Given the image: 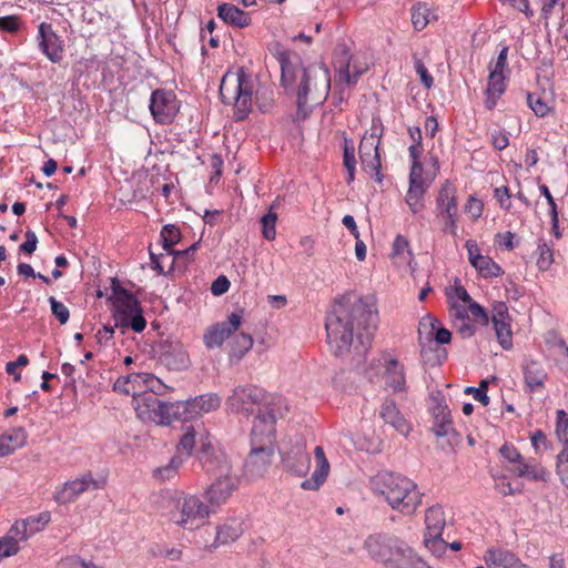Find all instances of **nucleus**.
Listing matches in <instances>:
<instances>
[{
    "mask_svg": "<svg viewBox=\"0 0 568 568\" xmlns=\"http://www.w3.org/2000/svg\"><path fill=\"white\" fill-rule=\"evenodd\" d=\"M281 84L296 97L297 120H305L311 109L324 103L331 90L329 71L323 67L304 68L296 53L280 51Z\"/></svg>",
    "mask_w": 568,
    "mask_h": 568,
    "instance_id": "obj_1",
    "label": "nucleus"
},
{
    "mask_svg": "<svg viewBox=\"0 0 568 568\" xmlns=\"http://www.w3.org/2000/svg\"><path fill=\"white\" fill-rule=\"evenodd\" d=\"M373 315L367 312L361 300L343 296L336 301L332 313L327 316L325 328L327 343L336 356H344L351 352L356 325V336L359 346H355L358 355L366 353L371 345L373 331L367 326L365 333L359 331L363 323H367Z\"/></svg>",
    "mask_w": 568,
    "mask_h": 568,
    "instance_id": "obj_2",
    "label": "nucleus"
},
{
    "mask_svg": "<svg viewBox=\"0 0 568 568\" xmlns=\"http://www.w3.org/2000/svg\"><path fill=\"white\" fill-rule=\"evenodd\" d=\"M371 486L375 495L382 496L392 509L403 515L415 514L422 505L423 494L406 476L381 473L372 479Z\"/></svg>",
    "mask_w": 568,
    "mask_h": 568,
    "instance_id": "obj_3",
    "label": "nucleus"
},
{
    "mask_svg": "<svg viewBox=\"0 0 568 568\" xmlns=\"http://www.w3.org/2000/svg\"><path fill=\"white\" fill-rule=\"evenodd\" d=\"M363 547L372 560L387 568H408L422 561L404 540L385 532L371 534Z\"/></svg>",
    "mask_w": 568,
    "mask_h": 568,
    "instance_id": "obj_4",
    "label": "nucleus"
},
{
    "mask_svg": "<svg viewBox=\"0 0 568 568\" xmlns=\"http://www.w3.org/2000/svg\"><path fill=\"white\" fill-rule=\"evenodd\" d=\"M213 511L199 496L179 491L166 499L162 516L183 529L193 530L204 525Z\"/></svg>",
    "mask_w": 568,
    "mask_h": 568,
    "instance_id": "obj_5",
    "label": "nucleus"
},
{
    "mask_svg": "<svg viewBox=\"0 0 568 568\" xmlns=\"http://www.w3.org/2000/svg\"><path fill=\"white\" fill-rule=\"evenodd\" d=\"M220 95L224 104L234 106L236 121L245 120L252 108L251 77L242 69L236 73L225 74L220 84Z\"/></svg>",
    "mask_w": 568,
    "mask_h": 568,
    "instance_id": "obj_6",
    "label": "nucleus"
},
{
    "mask_svg": "<svg viewBox=\"0 0 568 568\" xmlns=\"http://www.w3.org/2000/svg\"><path fill=\"white\" fill-rule=\"evenodd\" d=\"M112 300L114 306V320L116 326L130 327L135 333H141L146 326L142 307L138 298L121 286H113Z\"/></svg>",
    "mask_w": 568,
    "mask_h": 568,
    "instance_id": "obj_7",
    "label": "nucleus"
},
{
    "mask_svg": "<svg viewBox=\"0 0 568 568\" xmlns=\"http://www.w3.org/2000/svg\"><path fill=\"white\" fill-rule=\"evenodd\" d=\"M384 133V125L379 116H373L372 124L368 131L363 135L359 146L358 154L364 171L376 176L377 181H381V156L378 146L381 139Z\"/></svg>",
    "mask_w": 568,
    "mask_h": 568,
    "instance_id": "obj_8",
    "label": "nucleus"
},
{
    "mask_svg": "<svg viewBox=\"0 0 568 568\" xmlns=\"http://www.w3.org/2000/svg\"><path fill=\"white\" fill-rule=\"evenodd\" d=\"M435 215L443 222V232L453 236L457 234V187L450 180H445L437 192L435 200Z\"/></svg>",
    "mask_w": 568,
    "mask_h": 568,
    "instance_id": "obj_9",
    "label": "nucleus"
},
{
    "mask_svg": "<svg viewBox=\"0 0 568 568\" xmlns=\"http://www.w3.org/2000/svg\"><path fill=\"white\" fill-rule=\"evenodd\" d=\"M283 402L281 396L267 394L263 388L254 385L236 387L229 398L231 408L244 414L253 413L255 405L268 408L283 404Z\"/></svg>",
    "mask_w": 568,
    "mask_h": 568,
    "instance_id": "obj_10",
    "label": "nucleus"
},
{
    "mask_svg": "<svg viewBox=\"0 0 568 568\" xmlns=\"http://www.w3.org/2000/svg\"><path fill=\"white\" fill-rule=\"evenodd\" d=\"M288 410L287 405L283 402L277 406L266 408V413H258L254 419L251 443L257 444H273L275 438V423L277 417H283Z\"/></svg>",
    "mask_w": 568,
    "mask_h": 568,
    "instance_id": "obj_11",
    "label": "nucleus"
},
{
    "mask_svg": "<svg viewBox=\"0 0 568 568\" xmlns=\"http://www.w3.org/2000/svg\"><path fill=\"white\" fill-rule=\"evenodd\" d=\"M106 485V479H95L91 471H85L79 477L68 480L55 490L54 499L59 504H69L78 499L82 494L88 490L103 489Z\"/></svg>",
    "mask_w": 568,
    "mask_h": 568,
    "instance_id": "obj_12",
    "label": "nucleus"
},
{
    "mask_svg": "<svg viewBox=\"0 0 568 568\" xmlns=\"http://www.w3.org/2000/svg\"><path fill=\"white\" fill-rule=\"evenodd\" d=\"M41 53L54 64H60L65 55L64 40L53 30L51 23L41 22L36 36Z\"/></svg>",
    "mask_w": 568,
    "mask_h": 568,
    "instance_id": "obj_13",
    "label": "nucleus"
},
{
    "mask_svg": "<svg viewBox=\"0 0 568 568\" xmlns=\"http://www.w3.org/2000/svg\"><path fill=\"white\" fill-rule=\"evenodd\" d=\"M149 109L159 124H170L180 110V103L172 91L156 89L152 92Z\"/></svg>",
    "mask_w": 568,
    "mask_h": 568,
    "instance_id": "obj_14",
    "label": "nucleus"
},
{
    "mask_svg": "<svg viewBox=\"0 0 568 568\" xmlns=\"http://www.w3.org/2000/svg\"><path fill=\"white\" fill-rule=\"evenodd\" d=\"M242 313V311L231 313L225 321L210 325L203 334L205 347L207 349L220 348L241 327L243 322Z\"/></svg>",
    "mask_w": 568,
    "mask_h": 568,
    "instance_id": "obj_15",
    "label": "nucleus"
},
{
    "mask_svg": "<svg viewBox=\"0 0 568 568\" xmlns=\"http://www.w3.org/2000/svg\"><path fill=\"white\" fill-rule=\"evenodd\" d=\"M199 459L203 469L212 476L219 477L232 470L226 454L223 450L215 449L210 440L202 443Z\"/></svg>",
    "mask_w": 568,
    "mask_h": 568,
    "instance_id": "obj_16",
    "label": "nucleus"
},
{
    "mask_svg": "<svg viewBox=\"0 0 568 568\" xmlns=\"http://www.w3.org/2000/svg\"><path fill=\"white\" fill-rule=\"evenodd\" d=\"M334 68L337 81L348 87L355 85L364 72V69L358 68L352 62V55L345 45L336 48L334 52Z\"/></svg>",
    "mask_w": 568,
    "mask_h": 568,
    "instance_id": "obj_17",
    "label": "nucleus"
},
{
    "mask_svg": "<svg viewBox=\"0 0 568 568\" xmlns=\"http://www.w3.org/2000/svg\"><path fill=\"white\" fill-rule=\"evenodd\" d=\"M491 313V321L498 343L504 349L508 351L513 347V331L511 317L506 303H495Z\"/></svg>",
    "mask_w": 568,
    "mask_h": 568,
    "instance_id": "obj_18",
    "label": "nucleus"
},
{
    "mask_svg": "<svg viewBox=\"0 0 568 568\" xmlns=\"http://www.w3.org/2000/svg\"><path fill=\"white\" fill-rule=\"evenodd\" d=\"M239 479L232 474L220 475L206 489L209 506L219 507L224 504L237 488Z\"/></svg>",
    "mask_w": 568,
    "mask_h": 568,
    "instance_id": "obj_19",
    "label": "nucleus"
},
{
    "mask_svg": "<svg viewBox=\"0 0 568 568\" xmlns=\"http://www.w3.org/2000/svg\"><path fill=\"white\" fill-rule=\"evenodd\" d=\"M273 444L251 443V452L245 460V470L251 476H262L272 463Z\"/></svg>",
    "mask_w": 568,
    "mask_h": 568,
    "instance_id": "obj_20",
    "label": "nucleus"
},
{
    "mask_svg": "<svg viewBox=\"0 0 568 568\" xmlns=\"http://www.w3.org/2000/svg\"><path fill=\"white\" fill-rule=\"evenodd\" d=\"M429 183L423 178V174H409V185L405 195V203L413 214L422 213L426 207L425 195Z\"/></svg>",
    "mask_w": 568,
    "mask_h": 568,
    "instance_id": "obj_21",
    "label": "nucleus"
},
{
    "mask_svg": "<svg viewBox=\"0 0 568 568\" xmlns=\"http://www.w3.org/2000/svg\"><path fill=\"white\" fill-rule=\"evenodd\" d=\"M161 400L153 392H140L132 398V405L139 419L143 422L163 420L158 414Z\"/></svg>",
    "mask_w": 568,
    "mask_h": 568,
    "instance_id": "obj_22",
    "label": "nucleus"
},
{
    "mask_svg": "<svg viewBox=\"0 0 568 568\" xmlns=\"http://www.w3.org/2000/svg\"><path fill=\"white\" fill-rule=\"evenodd\" d=\"M160 359L162 364L173 371H182L190 365L189 353L181 342L166 341L162 345Z\"/></svg>",
    "mask_w": 568,
    "mask_h": 568,
    "instance_id": "obj_23",
    "label": "nucleus"
},
{
    "mask_svg": "<svg viewBox=\"0 0 568 568\" xmlns=\"http://www.w3.org/2000/svg\"><path fill=\"white\" fill-rule=\"evenodd\" d=\"M282 462L285 470L298 477H305L311 468V456L304 444H296L284 454Z\"/></svg>",
    "mask_w": 568,
    "mask_h": 568,
    "instance_id": "obj_24",
    "label": "nucleus"
},
{
    "mask_svg": "<svg viewBox=\"0 0 568 568\" xmlns=\"http://www.w3.org/2000/svg\"><path fill=\"white\" fill-rule=\"evenodd\" d=\"M524 383L530 393H537L545 388L548 374L544 365L532 358H525L521 365Z\"/></svg>",
    "mask_w": 568,
    "mask_h": 568,
    "instance_id": "obj_25",
    "label": "nucleus"
},
{
    "mask_svg": "<svg viewBox=\"0 0 568 568\" xmlns=\"http://www.w3.org/2000/svg\"><path fill=\"white\" fill-rule=\"evenodd\" d=\"M379 417L400 435L407 436L412 432L410 422L405 418L393 399H385L379 409Z\"/></svg>",
    "mask_w": 568,
    "mask_h": 568,
    "instance_id": "obj_26",
    "label": "nucleus"
},
{
    "mask_svg": "<svg viewBox=\"0 0 568 568\" xmlns=\"http://www.w3.org/2000/svg\"><path fill=\"white\" fill-rule=\"evenodd\" d=\"M315 469L312 476L305 479L301 487L304 490H318L321 486L326 481L329 474V463L325 456L322 446H316L314 449Z\"/></svg>",
    "mask_w": 568,
    "mask_h": 568,
    "instance_id": "obj_27",
    "label": "nucleus"
},
{
    "mask_svg": "<svg viewBox=\"0 0 568 568\" xmlns=\"http://www.w3.org/2000/svg\"><path fill=\"white\" fill-rule=\"evenodd\" d=\"M483 559L490 568H516L521 561L513 551L497 547L488 548Z\"/></svg>",
    "mask_w": 568,
    "mask_h": 568,
    "instance_id": "obj_28",
    "label": "nucleus"
},
{
    "mask_svg": "<svg viewBox=\"0 0 568 568\" xmlns=\"http://www.w3.org/2000/svg\"><path fill=\"white\" fill-rule=\"evenodd\" d=\"M433 427L432 430L437 437H444L453 432V420L447 405L437 403L432 407Z\"/></svg>",
    "mask_w": 568,
    "mask_h": 568,
    "instance_id": "obj_29",
    "label": "nucleus"
},
{
    "mask_svg": "<svg viewBox=\"0 0 568 568\" xmlns=\"http://www.w3.org/2000/svg\"><path fill=\"white\" fill-rule=\"evenodd\" d=\"M217 17L226 24L235 28H245L251 24V17L234 4L222 3L217 7Z\"/></svg>",
    "mask_w": 568,
    "mask_h": 568,
    "instance_id": "obj_30",
    "label": "nucleus"
},
{
    "mask_svg": "<svg viewBox=\"0 0 568 568\" xmlns=\"http://www.w3.org/2000/svg\"><path fill=\"white\" fill-rule=\"evenodd\" d=\"M385 386L393 393L405 390V373L404 366L397 359H389L385 365L384 373Z\"/></svg>",
    "mask_w": 568,
    "mask_h": 568,
    "instance_id": "obj_31",
    "label": "nucleus"
},
{
    "mask_svg": "<svg viewBox=\"0 0 568 568\" xmlns=\"http://www.w3.org/2000/svg\"><path fill=\"white\" fill-rule=\"evenodd\" d=\"M221 405V398L216 394H205L186 400L190 418H194L203 413H210L217 409Z\"/></svg>",
    "mask_w": 568,
    "mask_h": 568,
    "instance_id": "obj_32",
    "label": "nucleus"
},
{
    "mask_svg": "<svg viewBox=\"0 0 568 568\" xmlns=\"http://www.w3.org/2000/svg\"><path fill=\"white\" fill-rule=\"evenodd\" d=\"M158 414L163 420H154L158 425H169L173 420H186L190 419L187 413L186 402L176 403H161V407Z\"/></svg>",
    "mask_w": 568,
    "mask_h": 568,
    "instance_id": "obj_33",
    "label": "nucleus"
},
{
    "mask_svg": "<svg viewBox=\"0 0 568 568\" xmlns=\"http://www.w3.org/2000/svg\"><path fill=\"white\" fill-rule=\"evenodd\" d=\"M425 536L439 537L446 526V515L442 506L434 505L425 513Z\"/></svg>",
    "mask_w": 568,
    "mask_h": 568,
    "instance_id": "obj_34",
    "label": "nucleus"
},
{
    "mask_svg": "<svg viewBox=\"0 0 568 568\" xmlns=\"http://www.w3.org/2000/svg\"><path fill=\"white\" fill-rule=\"evenodd\" d=\"M507 88L506 77L489 73L487 88L485 90L484 104L486 109L493 110L497 105V101L505 93Z\"/></svg>",
    "mask_w": 568,
    "mask_h": 568,
    "instance_id": "obj_35",
    "label": "nucleus"
},
{
    "mask_svg": "<svg viewBox=\"0 0 568 568\" xmlns=\"http://www.w3.org/2000/svg\"><path fill=\"white\" fill-rule=\"evenodd\" d=\"M27 437V432L22 427L13 428L0 435V456H8L16 449L23 447Z\"/></svg>",
    "mask_w": 568,
    "mask_h": 568,
    "instance_id": "obj_36",
    "label": "nucleus"
},
{
    "mask_svg": "<svg viewBox=\"0 0 568 568\" xmlns=\"http://www.w3.org/2000/svg\"><path fill=\"white\" fill-rule=\"evenodd\" d=\"M435 331V339L438 344H448L450 342L452 333L443 327L437 328L436 318L428 315L420 320L418 326L419 338L425 334L427 339H432Z\"/></svg>",
    "mask_w": 568,
    "mask_h": 568,
    "instance_id": "obj_37",
    "label": "nucleus"
},
{
    "mask_svg": "<svg viewBox=\"0 0 568 568\" xmlns=\"http://www.w3.org/2000/svg\"><path fill=\"white\" fill-rule=\"evenodd\" d=\"M509 470L519 477H526L531 480L547 481L548 471L535 459L525 460L516 467H509Z\"/></svg>",
    "mask_w": 568,
    "mask_h": 568,
    "instance_id": "obj_38",
    "label": "nucleus"
},
{
    "mask_svg": "<svg viewBox=\"0 0 568 568\" xmlns=\"http://www.w3.org/2000/svg\"><path fill=\"white\" fill-rule=\"evenodd\" d=\"M253 347V338L250 334L240 333L229 344V356L231 361H241Z\"/></svg>",
    "mask_w": 568,
    "mask_h": 568,
    "instance_id": "obj_39",
    "label": "nucleus"
},
{
    "mask_svg": "<svg viewBox=\"0 0 568 568\" xmlns=\"http://www.w3.org/2000/svg\"><path fill=\"white\" fill-rule=\"evenodd\" d=\"M141 378L140 373L121 376L114 382L113 390L123 395L132 394L133 398L142 390V385L140 384Z\"/></svg>",
    "mask_w": 568,
    "mask_h": 568,
    "instance_id": "obj_40",
    "label": "nucleus"
},
{
    "mask_svg": "<svg viewBox=\"0 0 568 568\" xmlns=\"http://www.w3.org/2000/svg\"><path fill=\"white\" fill-rule=\"evenodd\" d=\"M536 258V265L540 272H546L554 264V247L547 243L544 239H539L537 247L534 252Z\"/></svg>",
    "mask_w": 568,
    "mask_h": 568,
    "instance_id": "obj_41",
    "label": "nucleus"
},
{
    "mask_svg": "<svg viewBox=\"0 0 568 568\" xmlns=\"http://www.w3.org/2000/svg\"><path fill=\"white\" fill-rule=\"evenodd\" d=\"M527 104L538 118H544L552 112L554 103L537 92H528L526 95Z\"/></svg>",
    "mask_w": 568,
    "mask_h": 568,
    "instance_id": "obj_42",
    "label": "nucleus"
},
{
    "mask_svg": "<svg viewBox=\"0 0 568 568\" xmlns=\"http://www.w3.org/2000/svg\"><path fill=\"white\" fill-rule=\"evenodd\" d=\"M435 18L430 8L425 2H417L412 7V23L415 30L422 31Z\"/></svg>",
    "mask_w": 568,
    "mask_h": 568,
    "instance_id": "obj_43",
    "label": "nucleus"
},
{
    "mask_svg": "<svg viewBox=\"0 0 568 568\" xmlns=\"http://www.w3.org/2000/svg\"><path fill=\"white\" fill-rule=\"evenodd\" d=\"M392 258L397 264L409 263L413 258V253L409 248V242L404 236L398 234L393 243Z\"/></svg>",
    "mask_w": 568,
    "mask_h": 568,
    "instance_id": "obj_44",
    "label": "nucleus"
},
{
    "mask_svg": "<svg viewBox=\"0 0 568 568\" xmlns=\"http://www.w3.org/2000/svg\"><path fill=\"white\" fill-rule=\"evenodd\" d=\"M484 278H495L503 274V268L488 255H483L473 266Z\"/></svg>",
    "mask_w": 568,
    "mask_h": 568,
    "instance_id": "obj_45",
    "label": "nucleus"
},
{
    "mask_svg": "<svg viewBox=\"0 0 568 568\" xmlns=\"http://www.w3.org/2000/svg\"><path fill=\"white\" fill-rule=\"evenodd\" d=\"M556 474L564 487L568 489V439L565 438L556 459Z\"/></svg>",
    "mask_w": 568,
    "mask_h": 568,
    "instance_id": "obj_46",
    "label": "nucleus"
},
{
    "mask_svg": "<svg viewBox=\"0 0 568 568\" xmlns=\"http://www.w3.org/2000/svg\"><path fill=\"white\" fill-rule=\"evenodd\" d=\"M161 239L163 242V248L169 254H173V246L181 240V232L174 224H166L161 230Z\"/></svg>",
    "mask_w": 568,
    "mask_h": 568,
    "instance_id": "obj_47",
    "label": "nucleus"
},
{
    "mask_svg": "<svg viewBox=\"0 0 568 568\" xmlns=\"http://www.w3.org/2000/svg\"><path fill=\"white\" fill-rule=\"evenodd\" d=\"M241 528L237 525L225 524L217 528L215 544L225 545L235 541L241 536Z\"/></svg>",
    "mask_w": 568,
    "mask_h": 568,
    "instance_id": "obj_48",
    "label": "nucleus"
},
{
    "mask_svg": "<svg viewBox=\"0 0 568 568\" xmlns=\"http://www.w3.org/2000/svg\"><path fill=\"white\" fill-rule=\"evenodd\" d=\"M276 221H277V214L274 212H268L261 219L262 224V233L265 240L273 241L276 236Z\"/></svg>",
    "mask_w": 568,
    "mask_h": 568,
    "instance_id": "obj_49",
    "label": "nucleus"
},
{
    "mask_svg": "<svg viewBox=\"0 0 568 568\" xmlns=\"http://www.w3.org/2000/svg\"><path fill=\"white\" fill-rule=\"evenodd\" d=\"M51 519V515L48 511L41 513L37 516H30L24 519L29 537L40 531Z\"/></svg>",
    "mask_w": 568,
    "mask_h": 568,
    "instance_id": "obj_50",
    "label": "nucleus"
},
{
    "mask_svg": "<svg viewBox=\"0 0 568 568\" xmlns=\"http://www.w3.org/2000/svg\"><path fill=\"white\" fill-rule=\"evenodd\" d=\"M424 545L434 556L438 558L442 557L448 548V544L442 538V536H424Z\"/></svg>",
    "mask_w": 568,
    "mask_h": 568,
    "instance_id": "obj_51",
    "label": "nucleus"
},
{
    "mask_svg": "<svg viewBox=\"0 0 568 568\" xmlns=\"http://www.w3.org/2000/svg\"><path fill=\"white\" fill-rule=\"evenodd\" d=\"M456 332L463 337L468 338L474 335L476 325L471 317H459L454 320L453 323Z\"/></svg>",
    "mask_w": 568,
    "mask_h": 568,
    "instance_id": "obj_52",
    "label": "nucleus"
},
{
    "mask_svg": "<svg viewBox=\"0 0 568 568\" xmlns=\"http://www.w3.org/2000/svg\"><path fill=\"white\" fill-rule=\"evenodd\" d=\"M49 303L51 313L60 322L61 325H64L70 317L68 307L62 302L58 301L54 296L49 297Z\"/></svg>",
    "mask_w": 568,
    "mask_h": 568,
    "instance_id": "obj_53",
    "label": "nucleus"
},
{
    "mask_svg": "<svg viewBox=\"0 0 568 568\" xmlns=\"http://www.w3.org/2000/svg\"><path fill=\"white\" fill-rule=\"evenodd\" d=\"M142 392H153L155 395L164 387L161 379L150 373H140Z\"/></svg>",
    "mask_w": 568,
    "mask_h": 568,
    "instance_id": "obj_54",
    "label": "nucleus"
},
{
    "mask_svg": "<svg viewBox=\"0 0 568 568\" xmlns=\"http://www.w3.org/2000/svg\"><path fill=\"white\" fill-rule=\"evenodd\" d=\"M18 551L19 544L13 536H4L0 539V561L3 558L16 555Z\"/></svg>",
    "mask_w": 568,
    "mask_h": 568,
    "instance_id": "obj_55",
    "label": "nucleus"
},
{
    "mask_svg": "<svg viewBox=\"0 0 568 568\" xmlns=\"http://www.w3.org/2000/svg\"><path fill=\"white\" fill-rule=\"evenodd\" d=\"M508 47L505 45L498 53V57L495 62H490L488 65L489 73H495L498 75H505V70L507 69V58H508Z\"/></svg>",
    "mask_w": 568,
    "mask_h": 568,
    "instance_id": "obj_56",
    "label": "nucleus"
},
{
    "mask_svg": "<svg viewBox=\"0 0 568 568\" xmlns=\"http://www.w3.org/2000/svg\"><path fill=\"white\" fill-rule=\"evenodd\" d=\"M499 453L501 457L511 465L510 467L519 466L524 462L523 456L513 445H503Z\"/></svg>",
    "mask_w": 568,
    "mask_h": 568,
    "instance_id": "obj_57",
    "label": "nucleus"
},
{
    "mask_svg": "<svg viewBox=\"0 0 568 568\" xmlns=\"http://www.w3.org/2000/svg\"><path fill=\"white\" fill-rule=\"evenodd\" d=\"M423 144H412L408 148L409 158L412 160V166L409 174L417 173L423 174V165L419 161V156L423 153Z\"/></svg>",
    "mask_w": 568,
    "mask_h": 568,
    "instance_id": "obj_58",
    "label": "nucleus"
},
{
    "mask_svg": "<svg viewBox=\"0 0 568 568\" xmlns=\"http://www.w3.org/2000/svg\"><path fill=\"white\" fill-rule=\"evenodd\" d=\"M484 210V203L475 195H470L465 204V212L471 216L473 220H477L481 216Z\"/></svg>",
    "mask_w": 568,
    "mask_h": 568,
    "instance_id": "obj_59",
    "label": "nucleus"
},
{
    "mask_svg": "<svg viewBox=\"0 0 568 568\" xmlns=\"http://www.w3.org/2000/svg\"><path fill=\"white\" fill-rule=\"evenodd\" d=\"M414 67L416 70V73L420 78V82L424 84L425 88L430 89L434 84V79L428 72L426 65L424 62L418 59L416 55H414Z\"/></svg>",
    "mask_w": 568,
    "mask_h": 568,
    "instance_id": "obj_60",
    "label": "nucleus"
},
{
    "mask_svg": "<svg viewBox=\"0 0 568 568\" xmlns=\"http://www.w3.org/2000/svg\"><path fill=\"white\" fill-rule=\"evenodd\" d=\"M21 20L17 16L0 17V31L16 33L19 31Z\"/></svg>",
    "mask_w": 568,
    "mask_h": 568,
    "instance_id": "obj_61",
    "label": "nucleus"
},
{
    "mask_svg": "<svg viewBox=\"0 0 568 568\" xmlns=\"http://www.w3.org/2000/svg\"><path fill=\"white\" fill-rule=\"evenodd\" d=\"M195 444V433L193 428L187 429L179 442V450L184 452L186 456L191 455V452Z\"/></svg>",
    "mask_w": 568,
    "mask_h": 568,
    "instance_id": "obj_62",
    "label": "nucleus"
},
{
    "mask_svg": "<svg viewBox=\"0 0 568 568\" xmlns=\"http://www.w3.org/2000/svg\"><path fill=\"white\" fill-rule=\"evenodd\" d=\"M469 316H471L473 322L477 321L478 323L483 325L488 324V315L484 307H481L477 302H470L468 310H467Z\"/></svg>",
    "mask_w": 568,
    "mask_h": 568,
    "instance_id": "obj_63",
    "label": "nucleus"
},
{
    "mask_svg": "<svg viewBox=\"0 0 568 568\" xmlns=\"http://www.w3.org/2000/svg\"><path fill=\"white\" fill-rule=\"evenodd\" d=\"M494 197L499 203L500 207L509 211L511 207L510 193L507 186L496 187L494 190Z\"/></svg>",
    "mask_w": 568,
    "mask_h": 568,
    "instance_id": "obj_64",
    "label": "nucleus"
}]
</instances>
